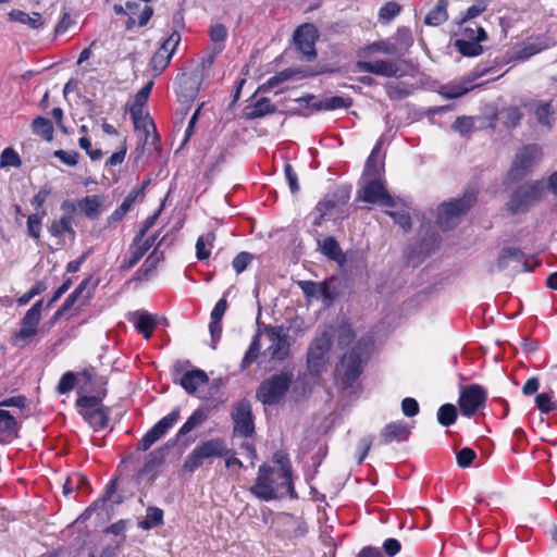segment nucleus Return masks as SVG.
<instances>
[{"label": "nucleus", "mask_w": 557, "mask_h": 557, "mask_svg": "<svg viewBox=\"0 0 557 557\" xmlns=\"http://www.w3.org/2000/svg\"><path fill=\"white\" fill-rule=\"evenodd\" d=\"M275 461L280 465L277 468L268 465L259 467L257 481L251 486V493L262 500H271L286 495L293 496L294 494L288 460L283 456L275 455Z\"/></svg>", "instance_id": "1"}, {"label": "nucleus", "mask_w": 557, "mask_h": 557, "mask_svg": "<svg viewBox=\"0 0 557 557\" xmlns=\"http://www.w3.org/2000/svg\"><path fill=\"white\" fill-rule=\"evenodd\" d=\"M371 338H361L341 359L336 372L343 385L352 386L369 359Z\"/></svg>", "instance_id": "2"}, {"label": "nucleus", "mask_w": 557, "mask_h": 557, "mask_svg": "<svg viewBox=\"0 0 557 557\" xmlns=\"http://www.w3.org/2000/svg\"><path fill=\"white\" fill-rule=\"evenodd\" d=\"M293 379V373L288 371L271 375L260 383L256 392V398L267 406L277 405L288 392Z\"/></svg>", "instance_id": "3"}, {"label": "nucleus", "mask_w": 557, "mask_h": 557, "mask_svg": "<svg viewBox=\"0 0 557 557\" xmlns=\"http://www.w3.org/2000/svg\"><path fill=\"white\" fill-rule=\"evenodd\" d=\"M476 195L473 190L466 191L461 198L442 203L437 209V224L444 230L455 227L460 218L475 203Z\"/></svg>", "instance_id": "4"}, {"label": "nucleus", "mask_w": 557, "mask_h": 557, "mask_svg": "<svg viewBox=\"0 0 557 557\" xmlns=\"http://www.w3.org/2000/svg\"><path fill=\"white\" fill-rule=\"evenodd\" d=\"M152 82L148 83L144 86L135 96V107L131 109V115L133 117V122L135 125V129L143 141V147L145 145H154L157 140L156 126L148 116H143L141 106L147 101L151 88Z\"/></svg>", "instance_id": "5"}, {"label": "nucleus", "mask_w": 557, "mask_h": 557, "mask_svg": "<svg viewBox=\"0 0 557 557\" xmlns=\"http://www.w3.org/2000/svg\"><path fill=\"white\" fill-rule=\"evenodd\" d=\"M350 198V189L338 187L332 193L326 194L317 205V218L314 225H321L323 220H337L344 218V209Z\"/></svg>", "instance_id": "6"}, {"label": "nucleus", "mask_w": 557, "mask_h": 557, "mask_svg": "<svg viewBox=\"0 0 557 557\" xmlns=\"http://www.w3.org/2000/svg\"><path fill=\"white\" fill-rule=\"evenodd\" d=\"M226 443L222 438H211L197 445L186 457L183 468L186 472H194L200 468L205 460L221 458L228 455Z\"/></svg>", "instance_id": "7"}, {"label": "nucleus", "mask_w": 557, "mask_h": 557, "mask_svg": "<svg viewBox=\"0 0 557 557\" xmlns=\"http://www.w3.org/2000/svg\"><path fill=\"white\" fill-rule=\"evenodd\" d=\"M544 188V183L540 181L521 185L512 193L506 205L507 210L511 214L525 213L542 198Z\"/></svg>", "instance_id": "8"}, {"label": "nucleus", "mask_w": 557, "mask_h": 557, "mask_svg": "<svg viewBox=\"0 0 557 557\" xmlns=\"http://www.w3.org/2000/svg\"><path fill=\"white\" fill-rule=\"evenodd\" d=\"M332 346V334L323 330L311 342L307 352L308 370L313 375H320L326 366V355Z\"/></svg>", "instance_id": "9"}, {"label": "nucleus", "mask_w": 557, "mask_h": 557, "mask_svg": "<svg viewBox=\"0 0 557 557\" xmlns=\"http://www.w3.org/2000/svg\"><path fill=\"white\" fill-rule=\"evenodd\" d=\"M42 299L36 301L21 320V329L13 334L12 344L24 347L37 335L41 319Z\"/></svg>", "instance_id": "10"}, {"label": "nucleus", "mask_w": 557, "mask_h": 557, "mask_svg": "<svg viewBox=\"0 0 557 557\" xmlns=\"http://www.w3.org/2000/svg\"><path fill=\"white\" fill-rule=\"evenodd\" d=\"M262 334L270 342L265 352L273 360L283 361L288 358L290 351L289 337L283 326L263 325Z\"/></svg>", "instance_id": "11"}, {"label": "nucleus", "mask_w": 557, "mask_h": 557, "mask_svg": "<svg viewBox=\"0 0 557 557\" xmlns=\"http://www.w3.org/2000/svg\"><path fill=\"white\" fill-rule=\"evenodd\" d=\"M542 148L536 144L523 146L516 154L509 175L520 180L542 159Z\"/></svg>", "instance_id": "12"}, {"label": "nucleus", "mask_w": 557, "mask_h": 557, "mask_svg": "<svg viewBox=\"0 0 557 557\" xmlns=\"http://www.w3.org/2000/svg\"><path fill=\"white\" fill-rule=\"evenodd\" d=\"M318 37V29L313 24L306 23L296 28L293 39L297 51L301 54V60L309 62L317 58Z\"/></svg>", "instance_id": "13"}, {"label": "nucleus", "mask_w": 557, "mask_h": 557, "mask_svg": "<svg viewBox=\"0 0 557 557\" xmlns=\"http://www.w3.org/2000/svg\"><path fill=\"white\" fill-rule=\"evenodd\" d=\"M271 530L284 541L302 537L307 533L306 524L289 513L277 515L272 521Z\"/></svg>", "instance_id": "14"}, {"label": "nucleus", "mask_w": 557, "mask_h": 557, "mask_svg": "<svg viewBox=\"0 0 557 557\" xmlns=\"http://www.w3.org/2000/svg\"><path fill=\"white\" fill-rule=\"evenodd\" d=\"M486 391L478 384L460 387L458 405L465 417L473 416L486 401Z\"/></svg>", "instance_id": "15"}, {"label": "nucleus", "mask_w": 557, "mask_h": 557, "mask_svg": "<svg viewBox=\"0 0 557 557\" xmlns=\"http://www.w3.org/2000/svg\"><path fill=\"white\" fill-rule=\"evenodd\" d=\"M232 420L234 422V434L243 437H250L255 433L251 406L247 399L234 404L232 409Z\"/></svg>", "instance_id": "16"}, {"label": "nucleus", "mask_w": 557, "mask_h": 557, "mask_svg": "<svg viewBox=\"0 0 557 557\" xmlns=\"http://www.w3.org/2000/svg\"><path fill=\"white\" fill-rule=\"evenodd\" d=\"M362 181L361 199L370 203H379L384 207H395L394 198L388 194L382 178H369Z\"/></svg>", "instance_id": "17"}, {"label": "nucleus", "mask_w": 557, "mask_h": 557, "mask_svg": "<svg viewBox=\"0 0 557 557\" xmlns=\"http://www.w3.org/2000/svg\"><path fill=\"white\" fill-rule=\"evenodd\" d=\"M180 418V408L173 409L169 414L158 421L138 443V450H148L157 441L163 437Z\"/></svg>", "instance_id": "18"}, {"label": "nucleus", "mask_w": 557, "mask_h": 557, "mask_svg": "<svg viewBox=\"0 0 557 557\" xmlns=\"http://www.w3.org/2000/svg\"><path fill=\"white\" fill-rule=\"evenodd\" d=\"M357 67L359 71L384 77H395L399 72L397 63L392 60H377L373 62L359 61L357 62Z\"/></svg>", "instance_id": "19"}, {"label": "nucleus", "mask_w": 557, "mask_h": 557, "mask_svg": "<svg viewBox=\"0 0 557 557\" xmlns=\"http://www.w3.org/2000/svg\"><path fill=\"white\" fill-rule=\"evenodd\" d=\"M410 428L404 421H396L386 424L380 434L381 443L384 445L393 442H404L409 438Z\"/></svg>", "instance_id": "20"}, {"label": "nucleus", "mask_w": 557, "mask_h": 557, "mask_svg": "<svg viewBox=\"0 0 557 557\" xmlns=\"http://www.w3.org/2000/svg\"><path fill=\"white\" fill-rule=\"evenodd\" d=\"M313 100H314L313 95H308L306 97L296 99L297 102H306L307 106H310L311 108H313L317 111H320V110L331 111V110H336V109H342V108H349L351 106L350 98H344V97H339V96L330 97L322 101L311 103Z\"/></svg>", "instance_id": "21"}, {"label": "nucleus", "mask_w": 557, "mask_h": 557, "mask_svg": "<svg viewBox=\"0 0 557 557\" xmlns=\"http://www.w3.org/2000/svg\"><path fill=\"white\" fill-rule=\"evenodd\" d=\"M18 426L15 418L0 408V443L8 444L17 437Z\"/></svg>", "instance_id": "22"}, {"label": "nucleus", "mask_w": 557, "mask_h": 557, "mask_svg": "<svg viewBox=\"0 0 557 557\" xmlns=\"http://www.w3.org/2000/svg\"><path fill=\"white\" fill-rule=\"evenodd\" d=\"M523 251L516 247H505L500 250L495 265L488 268V272L493 273L496 270L503 271L509 267L511 262L521 263L523 259Z\"/></svg>", "instance_id": "23"}, {"label": "nucleus", "mask_w": 557, "mask_h": 557, "mask_svg": "<svg viewBox=\"0 0 557 557\" xmlns=\"http://www.w3.org/2000/svg\"><path fill=\"white\" fill-rule=\"evenodd\" d=\"M128 320L134 323L135 327L145 338H150L157 326L156 318L146 311L133 312Z\"/></svg>", "instance_id": "24"}, {"label": "nucleus", "mask_w": 557, "mask_h": 557, "mask_svg": "<svg viewBox=\"0 0 557 557\" xmlns=\"http://www.w3.org/2000/svg\"><path fill=\"white\" fill-rule=\"evenodd\" d=\"M530 106L537 123L550 131L555 123V112L552 109V103L549 101H534Z\"/></svg>", "instance_id": "25"}, {"label": "nucleus", "mask_w": 557, "mask_h": 557, "mask_svg": "<svg viewBox=\"0 0 557 557\" xmlns=\"http://www.w3.org/2000/svg\"><path fill=\"white\" fill-rule=\"evenodd\" d=\"M209 377L203 370L187 371L181 377V385L188 394H195L200 385L207 384Z\"/></svg>", "instance_id": "26"}, {"label": "nucleus", "mask_w": 557, "mask_h": 557, "mask_svg": "<svg viewBox=\"0 0 557 557\" xmlns=\"http://www.w3.org/2000/svg\"><path fill=\"white\" fill-rule=\"evenodd\" d=\"M163 261V252L158 250V247L147 257L144 263L135 273L137 281L148 280L157 270L159 263Z\"/></svg>", "instance_id": "27"}, {"label": "nucleus", "mask_w": 557, "mask_h": 557, "mask_svg": "<svg viewBox=\"0 0 557 557\" xmlns=\"http://www.w3.org/2000/svg\"><path fill=\"white\" fill-rule=\"evenodd\" d=\"M298 286L308 298H322L324 300L332 299L329 284L325 282L315 283L312 281H299Z\"/></svg>", "instance_id": "28"}, {"label": "nucleus", "mask_w": 557, "mask_h": 557, "mask_svg": "<svg viewBox=\"0 0 557 557\" xmlns=\"http://www.w3.org/2000/svg\"><path fill=\"white\" fill-rule=\"evenodd\" d=\"M475 87L473 81L466 78L459 83H450L441 87L440 94L447 99H455L466 95Z\"/></svg>", "instance_id": "29"}, {"label": "nucleus", "mask_w": 557, "mask_h": 557, "mask_svg": "<svg viewBox=\"0 0 557 557\" xmlns=\"http://www.w3.org/2000/svg\"><path fill=\"white\" fill-rule=\"evenodd\" d=\"M141 190H132L123 200V202L108 218V224H114L123 220V218L132 210L138 199Z\"/></svg>", "instance_id": "30"}, {"label": "nucleus", "mask_w": 557, "mask_h": 557, "mask_svg": "<svg viewBox=\"0 0 557 557\" xmlns=\"http://www.w3.org/2000/svg\"><path fill=\"white\" fill-rule=\"evenodd\" d=\"M103 199L100 196H87L78 201L81 211L89 219L96 220L101 213Z\"/></svg>", "instance_id": "31"}, {"label": "nucleus", "mask_w": 557, "mask_h": 557, "mask_svg": "<svg viewBox=\"0 0 557 557\" xmlns=\"http://www.w3.org/2000/svg\"><path fill=\"white\" fill-rule=\"evenodd\" d=\"M275 111L276 107L271 103L269 98H260L253 104L246 107V116L253 120L274 113Z\"/></svg>", "instance_id": "32"}, {"label": "nucleus", "mask_w": 557, "mask_h": 557, "mask_svg": "<svg viewBox=\"0 0 557 557\" xmlns=\"http://www.w3.org/2000/svg\"><path fill=\"white\" fill-rule=\"evenodd\" d=\"M447 0H440L435 8H433L425 16L424 23L431 26H438L445 23L448 18Z\"/></svg>", "instance_id": "33"}, {"label": "nucleus", "mask_w": 557, "mask_h": 557, "mask_svg": "<svg viewBox=\"0 0 557 557\" xmlns=\"http://www.w3.org/2000/svg\"><path fill=\"white\" fill-rule=\"evenodd\" d=\"M499 120L507 129L517 127L522 117L523 113L518 107L509 106L503 108L498 113Z\"/></svg>", "instance_id": "34"}, {"label": "nucleus", "mask_w": 557, "mask_h": 557, "mask_svg": "<svg viewBox=\"0 0 557 557\" xmlns=\"http://www.w3.org/2000/svg\"><path fill=\"white\" fill-rule=\"evenodd\" d=\"M261 332L253 335L247 351L240 362V369L245 370L249 368L258 358L261 350Z\"/></svg>", "instance_id": "35"}, {"label": "nucleus", "mask_w": 557, "mask_h": 557, "mask_svg": "<svg viewBox=\"0 0 557 557\" xmlns=\"http://www.w3.org/2000/svg\"><path fill=\"white\" fill-rule=\"evenodd\" d=\"M32 131L47 141L53 139V125L51 121L44 116H37L32 122Z\"/></svg>", "instance_id": "36"}, {"label": "nucleus", "mask_w": 557, "mask_h": 557, "mask_svg": "<svg viewBox=\"0 0 557 557\" xmlns=\"http://www.w3.org/2000/svg\"><path fill=\"white\" fill-rule=\"evenodd\" d=\"M126 10L128 16L134 17V15L139 13L137 23L140 27L146 26L153 15V9L150 5H145L143 10H140V4L136 1H127Z\"/></svg>", "instance_id": "37"}, {"label": "nucleus", "mask_w": 557, "mask_h": 557, "mask_svg": "<svg viewBox=\"0 0 557 557\" xmlns=\"http://www.w3.org/2000/svg\"><path fill=\"white\" fill-rule=\"evenodd\" d=\"M72 216L63 215L60 220L52 221L49 226V232L54 237H62L64 234H70L72 237H75V231L72 226Z\"/></svg>", "instance_id": "38"}, {"label": "nucleus", "mask_w": 557, "mask_h": 557, "mask_svg": "<svg viewBox=\"0 0 557 557\" xmlns=\"http://www.w3.org/2000/svg\"><path fill=\"white\" fill-rule=\"evenodd\" d=\"M208 418L207 412L202 408L196 409L186 422L181 426L177 436H184L191 432L194 429L202 424Z\"/></svg>", "instance_id": "39"}, {"label": "nucleus", "mask_w": 557, "mask_h": 557, "mask_svg": "<svg viewBox=\"0 0 557 557\" xmlns=\"http://www.w3.org/2000/svg\"><path fill=\"white\" fill-rule=\"evenodd\" d=\"M90 284L89 278H85L81 282V284L75 288V290L65 299L63 305L58 309L54 313V319H59L63 315L67 310L72 308V306L77 301V299L83 295L88 285Z\"/></svg>", "instance_id": "40"}, {"label": "nucleus", "mask_w": 557, "mask_h": 557, "mask_svg": "<svg viewBox=\"0 0 557 557\" xmlns=\"http://www.w3.org/2000/svg\"><path fill=\"white\" fill-rule=\"evenodd\" d=\"M162 524L163 510L153 506L147 508L146 518L138 523L139 528L143 530H151Z\"/></svg>", "instance_id": "41"}, {"label": "nucleus", "mask_w": 557, "mask_h": 557, "mask_svg": "<svg viewBox=\"0 0 557 557\" xmlns=\"http://www.w3.org/2000/svg\"><path fill=\"white\" fill-rule=\"evenodd\" d=\"M481 41L471 39H457L455 46L457 50L465 57H478L482 54L483 47L480 45Z\"/></svg>", "instance_id": "42"}, {"label": "nucleus", "mask_w": 557, "mask_h": 557, "mask_svg": "<svg viewBox=\"0 0 557 557\" xmlns=\"http://www.w3.org/2000/svg\"><path fill=\"white\" fill-rule=\"evenodd\" d=\"M392 39L400 55H403L413 42L411 32L406 27L398 28L396 34L392 36Z\"/></svg>", "instance_id": "43"}, {"label": "nucleus", "mask_w": 557, "mask_h": 557, "mask_svg": "<svg viewBox=\"0 0 557 557\" xmlns=\"http://www.w3.org/2000/svg\"><path fill=\"white\" fill-rule=\"evenodd\" d=\"M9 15L12 20L21 22L23 24H27L35 29L40 28L44 25L41 15L39 13H33V15L30 16L23 11L12 10Z\"/></svg>", "instance_id": "44"}, {"label": "nucleus", "mask_w": 557, "mask_h": 557, "mask_svg": "<svg viewBox=\"0 0 557 557\" xmlns=\"http://www.w3.org/2000/svg\"><path fill=\"white\" fill-rule=\"evenodd\" d=\"M46 215V211L42 210L41 212H37L34 214L28 215L26 226H27V234L29 237H32L35 240L40 239V232L42 226V219Z\"/></svg>", "instance_id": "45"}, {"label": "nucleus", "mask_w": 557, "mask_h": 557, "mask_svg": "<svg viewBox=\"0 0 557 557\" xmlns=\"http://www.w3.org/2000/svg\"><path fill=\"white\" fill-rule=\"evenodd\" d=\"M320 247L322 253L329 257L330 259L338 261L342 258V249L334 237H325L320 243Z\"/></svg>", "instance_id": "46"}, {"label": "nucleus", "mask_w": 557, "mask_h": 557, "mask_svg": "<svg viewBox=\"0 0 557 557\" xmlns=\"http://www.w3.org/2000/svg\"><path fill=\"white\" fill-rule=\"evenodd\" d=\"M87 422L96 431L104 429L109 423V410L106 407H101L98 410H92L91 414H88Z\"/></svg>", "instance_id": "47"}, {"label": "nucleus", "mask_w": 557, "mask_h": 557, "mask_svg": "<svg viewBox=\"0 0 557 557\" xmlns=\"http://www.w3.org/2000/svg\"><path fill=\"white\" fill-rule=\"evenodd\" d=\"M467 24L468 25L462 28L461 39H471L476 41H485L487 39V34L483 27L479 26L476 23H471V21Z\"/></svg>", "instance_id": "48"}, {"label": "nucleus", "mask_w": 557, "mask_h": 557, "mask_svg": "<svg viewBox=\"0 0 557 557\" xmlns=\"http://www.w3.org/2000/svg\"><path fill=\"white\" fill-rule=\"evenodd\" d=\"M457 419V410L454 405L445 404L437 411V420L443 426H449Z\"/></svg>", "instance_id": "49"}, {"label": "nucleus", "mask_w": 557, "mask_h": 557, "mask_svg": "<svg viewBox=\"0 0 557 557\" xmlns=\"http://www.w3.org/2000/svg\"><path fill=\"white\" fill-rule=\"evenodd\" d=\"M106 396V389H103L100 395H97V396H79L77 399H76V406L78 408H91L92 410H98L100 409L102 406H101V401H102V398Z\"/></svg>", "instance_id": "50"}, {"label": "nucleus", "mask_w": 557, "mask_h": 557, "mask_svg": "<svg viewBox=\"0 0 557 557\" xmlns=\"http://www.w3.org/2000/svg\"><path fill=\"white\" fill-rule=\"evenodd\" d=\"M369 49L373 50V51L382 52L384 54L400 55V53L397 50V47L394 45L392 37L386 40H380V41H375V42L371 44L369 46Z\"/></svg>", "instance_id": "51"}, {"label": "nucleus", "mask_w": 557, "mask_h": 557, "mask_svg": "<svg viewBox=\"0 0 557 557\" xmlns=\"http://www.w3.org/2000/svg\"><path fill=\"white\" fill-rule=\"evenodd\" d=\"M487 8V2L485 0H478L471 7H469L466 11L465 16L460 20L459 24L463 25L469 23L471 20L475 18L480 14H482Z\"/></svg>", "instance_id": "52"}, {"label": "nucleus", "mask_w": 557, "mask_h": 557, "mask_svg": "<svg viewBox=\"0 0 557 557\" xmlns=\"http://www.w3.org/2000/svg\"><path fill=\"white\" fill-rule=\"evenodd\" d=\"M147 252V248H139L138 246L131 250L129 256H125L122 263L121 270L127 271L132 269Z\"/></svg>", "instance_id": "53"}, {"label": "nucleus", "mask_w": 557, "mask_h": 557, "mask_svg": "<svg viewBox=\"0 0 557 557\" xmlns=\"http://www.w3.org/2000/svg\"><path fill=\"white\" fill-rule=\"evenodd\" d=\"M76 382H77V375L74 372H72V371L65 372L59 381V384L57 387L58 393L66 394V393L71 392L75 387Z\"/></svg>", "instance_id": "54"}, {"label": "nucleus", "mask_w": 557, "mask_h": 557, "mask_svg": "<svg viewBox=\"0 0 557 557\" xmlns=\"http://www.w3.org/2000/svg\"><path fill=\"white\" fill-rule=\"evenodd\" d=\"M253 255L248 251L239 252L232 261V267L237 274L243 273L253 260Z\"/></svg>", "instance_id": "55"}, {"label": "nucleus", "mask_w": 557, "mask_h": 557, "mask_svg": "<svg viewBox=\"0 0 557 557\" xmlns=\"http://www.w3.org/2000/svg\"><path fill=\"white\" fill-rule=\"evenodd\" d=\"M21 158L12 148H5L0 156V166H14L18 168L21 165Z\"/></svg>", "instance_id": "56"}, {"label": "nucleus", "mask_w": 557, "mask_h": 557, "mask_svg": "<svg viewBox=\"0 0 557 557\" xmlns=\"http://www.w3.org/2000/svg\"><path fill=\"white\" fill-rule=\"evenodd\" d=\"M293 76V72L289 70L282 71L276 75L270 77L265 84H263L259 89L262 91H268L280 84L288 81Z\"/></svg>", "instance_id": "57"}, {"label": "nucleus", "mask_w": 557, "mask_h": 557, "mask_svg": "<svg viewBox=\"0 0 557 557\" xmlns=\"http://www.w3.org/2000/svg\"><path fill=\"white\" fill-rule=\"evenodd\" d=\"M171 55L164 54L159 50L152 55L150 65L153 72L160 74L170 63Z\"/></svg>", "instance_id": "58"}, {"label": "nucleus", "mask_w": 557, "mask_h": 557, "mask_svg": "<svg viewBox=\"0 0 557 557\" xmlns=\"http://www.w3.org/2000/svg\"><path fill=\"white\" fill-rule=\"evenodd\" d=\"M181 35L178 32H173L161 45L158 49L160 52L164 54L173 55L176 47L180 45Z\"/></svg>", "instance_id": "59"}, {"label": "nucleus", "mask_w": 557, "mask_h": 557, "mask_svg": "<svg viewBox=\"0 0 557 557\" xmlns=\"http://www.w3.org/2000/svg\"><path fill=\"white\" fill-rule=\"evenodd\" d=\"M227 37V29L223 24H214L210 28V39L213 41L214 46H223L224 41Z\"/></svg>", "instance_id": "60"}, {"label": "nucleus", "mask_w": 557, "mask_h": 557, "mask_svg": "<svg viewBox=\"0 0 557 557\" xmlns=\"http://www.w3.org/2000/svg\"><path fill=\"white\" fill-rule=\"evenodd\" d=\"M400 12V7L396 2L385 3L379 11V17L383 21L389 22L396 17Z\"/></svg>", "instance_id": "61"}, {"label": "nucleus", "mask_w": 557, "mask_h": 557, "mask_svg": "<svg viewBox=\"0 0 557 557\" xmlns=\"http://www.w3.org/2000/svg\"><path fill=\"white\" fill-rule=\"evenodd\" d=\"M476 458V453L470 447H463L457 453V465L460 468H468Z\"/></svg>", "instance_id": "62"}, {"label": "nucleus", "mask_w": 557, "mask_h": 557, "mask_svg": "<svg viewBox=\"0 0 557 557\" xmlns=\"http://www.w3.org/2000/svg\"><path fill=\"white\" fill-rule=\"evenodd\" d=\"M386 213L394 220L396 224H398L404 231H409L411 228V218L410 214L406 211H386Z\"/></svg>", "instance_id": "63"}, {"label": "nucleus", "mask_w": 557, "mask_h": 557, "mask_svg": "<svg viewBox=\"0 0 557 557\" xmlns=\"http://www.w3.org/2000/svg\"><path fill=\"white\" fill-rule=\"evenodd\" d=\"M53 156L70 166H75L79 159V153L76 151L55 150Z\"/></svg>", "instance_id": "64"}]
</instances>
